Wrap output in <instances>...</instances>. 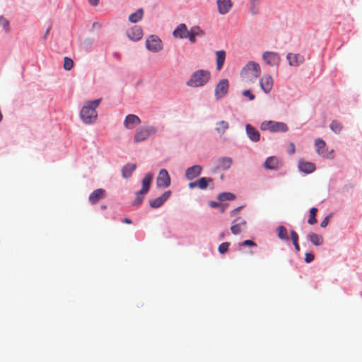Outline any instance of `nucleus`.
Wrapping results in <instances>:
<instances>
[{
  "instance_id": "nucleus-1",
  "label": "nucleus",
  "mask_w": 362,
  "mask_h": 362,
  "mask_svg": "<svg viewBox=\"0 0 362 362\" xmlns=\"http://www.w3.org/2000/svg\"><path fill=\"white\" fill-rule=\"evenodd\" d=\"M100 102L101 98L86 102L80 112L81 118L84 123L92 124L96 120L98 115L95 109Z\"/></svg>"
},
{
  "instance_id": "nucleus-2",
  "label": "nucleus",
  "mask_w": 362,
  "mask_h": 362,
  "mask_svg": "<svg viewBox=\"0 0 362 362\" xmlns=\"http://www.w3.org/2000/svg\"><path fill=\"white\" fill-rule=\"evenodd\" d=\"M210 78V71L199 69L192 73L190 78L186 82V85L192 88L202 87L206 84Z\"/></svg>"
},
{
  "instance_id": "nucleus-3",
  "label": "nucleus",
  "mask_w": 362,
  "mask_h": 362,
  "mask_svg": "<svg viewBox=\"0 0 362 362\" xmlns=\"http://www.w3.org/2000/svg\"><path fill=\"white\" fill-rule=\"evenodd\" d=\"M261 67L257 62L250 61L242 69L240 74L242 78L248 82H255L260 76Z\"/></svg>"
},
{
  "instance_id": "nucleus-4",
  "label": "nucleus",
  "mask_w": 362,
  "mask_h": 362,
  "mask_svg": "<svg viewBox=\"0 0 362 362\" xmlns=\"http://www.w3.org/2000/svg\"><path fill=\"white\" fill-rule=\"evenodd\" d=\"M156 132V128L153 126L140 127L136 131L134 140L136 143L144 141L148 137L155 134Z\"/></svg>"
},
{
  "instance_id": "nucleus-5",
  "label": "nucleus",
  "mask_w": 362,
  "mask_h": 362,
  "mask_svg": "<svg viewBox=\"0 0 362 362\" xmlns=\"http://www.w3.org/2000/svg\"><path fill=\"white\" fill-rule=\"evenodd\" d=\"M260 129L263 131L269 130L271 132H286L288 129L286 124L281 122H275L272 120L262 122Z\"/></svg>"
},
{
  "instance_id": "nucleus-6",
  "label": "nucleus",
  "mask_w": 362,
  "mask_h": 362,
  "mask_svg": "<svg viewBox=\"0 0 362 362\" xmlns=\"http://www.w3.org/2000/svg\"><path fill=\"white\" fill-rule=\"evenodd\" d=\"M229 88V83L228 79H221L215 87V97L217 100L226 95Z\"/></svg>"
},
{
  "instance_id": "nucleus-7",
  "label": "nucleus",
  "mask_w": 362,
  "mask_h": 362,
  "mask_svg": "<svg viewBox=\"0 0 362 362\" xmlns=\"http://www.w3.org/2000/svg\"><path fill=\"white\" fill-rule=\"evenodd\" d=\"M146 44L147 49L153 52H158L162 49V42L160 39L156 35L150 36L146 40Z\"/></svg>"
},
{
  "instance_id": "nucleus-8",
  "label": "nucleus",
  "mask_w": 362,
  "mask_h": 362,
  "mask_svg": "<svg viewBox=\"0 0 362 362\" xmlns=\"http://www.w3.org/2000/svg\"><path fill=\"white\" fill-rule=\"evenodd\" d=\"M262 59L264 62L271 66H278L281 62L279 54L274 52H265L262 54Z\"/></svg>"
},
{
  "instance_id": "nucleus-9",
  "label": "nucleus",
  "mask_w": 362,
  "mask_h": 362,
  "mask_svg": "<svg viewBox=\"0 0 362 362\" xmlns=\"http://www.w3.org/2000/svg\"><path fill=\"white\" fill-rule=\"evenodd\" d=\"M156 185L158 187L166 188L170 185V177L165 169L160 170L156 179Z\"/></svg>"
},
{
  "instance_id": "nucleus-10",
  "label": "nucleus",
  "mask_w": 362,
  "mask_h": 362,
  "mask_svg": "<svg viewBox=\"0 0 362 362\" xmlns=\"http://www.w3.org/2000/svg\"><path fill=\"white\" fill-rule=\"evenodd\" d=\"M259 85L262 90L266 93H270L274 86V80L271 75L264 74L259 81Z\"/></svg>"
},
{
  "instance_id": "nucleus-11",
  "label": "nucleus",
  "mask_w": 362,
  "mask_h": 362,
  "mask_svg": "<svg viewBox=\"0 0 362 362\" xmlns=\"http://www.w3.org/2000/svg\"><path fill=\"white\" fill-rule=\"evenodd\" d=\"M246 227V221L240 217H238L233 222L230 226V230L233 234L238 235Z\"/></svg>"
},
{
  "instance_id": "nucleus-12",
  "label": "nucleus",
  "mask_w": 362,
  "mask_h": 362,
  "mask_svg": "<svg viewBox=\"0 0 362 362\" xmlns=\"http://www.w3.org/2000/svg\"><path fill=\"white\" fill-rule=\"evenodd\" d=\"M218 11L221 15L227 14L233 7L232 0H216Z\"/></svg>"
},
{
  "instance_id": "nucleus-13",
  "label": "nucleus",
  "mask_w": 362,
  "mask_h": 362,
  "mask_svg": "<svg viewBox=\"0 0 362 362\" xmlns=\"http://www.w3.org/2000/svg\"><path fill=\"white\" fill-rule=\"evenodd\" d=\"M141 123L140 118L133 114L126 116L124 120V127L127 129H132Z\"/></svg>"
},
{
  "instance_id": "nucleus-14",
  "label": "nucleus",
  "mask_w": 362,
  "mask_h": 362,
  "mask_svg": "<svg viewBox=\"0 0 362 362\" xmlns=\"http://www.w3.org/2000/svg\"><path fill=\"white\" fill-rule=\"evenodd\" d=\"M202 167L199 165H195L188 168L185 171V177L189 180H192L199 176L202 173Z\"/></svg>"
},
{
  "instance_id": "nucleus-15",
  "label": "nucleus",
  "mask_w": 362,
  "mask_h": 362,
  "mask_svg": "<svg viewBox=\"0 0 362 362\" xmlns=\"http://www.w3.org/2000/svg\"><path fill=\"white\" fill-rule=\"evenodd\" d=\"M128 37L133 41H137L141 39L143 32L139 26L134 25L127 31Z\"/></svg>"
},
{
  "instance_id": "nucleus-16",
  "label": "nucleus",
  "mask_w": 362,
  "mask_h": 362,
  "mask_svg": "<svg viewBox=\"0 0 362 362\" xmlns=\"http://www.w3.org/2000/svg\"><path fill=\"white\" fill-rule=\"evenodd\" d=\"M170 194L171 192L167 191L164 192L160 197L150 201L151 207L156 209L161 206L165 203V202L170 197Z\"/></svg>"
},
{
  "instance_id": "nucleus-17",
  "label": "nucleus",
  "mask_w": 362,
  "mask_h": 362,
  "mask_svg": "<svg viewBox=\"0 0 362 362\" xmlns=\"http://www.w3.org/2000/svg\"><path fill=\"white\" fill-rule=\"evenodd\" d=\"M286 59L288 61V64L293 66H298L304 62L303 56L299 54L288 53Z\"/></svg>"
},
{
  "instance_id": "nucleus-18",
  "label": "nucleus",
  "mask_w": 362,
  "mask_h": 362,
  "mask_svg": "<svg viewBox=\"0 0 362 362\" xmlns=\"http://www.w3.org/2000/svg\"><path fill=\"white\" fill-rule=\"evenodd\" d=\"M245 130L248 138L253 142H257L260 139L259 132L252 125L247 124L245 126Z\"/></svg>"
},
{
  "instance_id": "nucleus-19",
  "label": "nucleus",
  "mask_w": 362,
  "mask_h": 362,
  "mask_svg": "<svg viewBox=\"0 0 362 362\" xmlns=\"http://www.w3.org/2000/svg\"><path fill=\"white\" fill-rule=\"evenodd\" d=\"M280 162L279 159L275 156L268 157L264 163V167L269 170H276L279 168Z\"/></svg>"
},
{
  "instance_id": "nucleus-20",
  "label": "nucleus",
  "mask_w": 362,
  "mask_h": 362,
  "mask_svg": "<svg viewBox=\"0 0 362 362\" xmlns=\"http://www.w3.org/2000/svg\"><path fill=\"white\" fill-rule=\"evenodd\" d=\"M105 195V191L103 189L94 190L89 196L88 200L92 204H96L100 199Z\"/></svg>"
},
{
  "instance_id": "nucleus-21",
  "label": "nucleus",
  "mask_w": 362,
  "mask_h": 362,
  "mask_svg": "<svg viewBox=\"0 0 362 362\" xmlns=\"http://www.w3.org/2000/svg\"><path fill=\"white\" fill-rule=\"evenodd\" d=\"M173 35L176 37L187 38L189 35V30L185 24L179 25L173 31Z\"/></svg>"
},
{
  "instance_id": "nucleus-22",
  "label": "nucleus",
  "mask_w": 362,
  "mask_h": 362,
  "mask_svg": "<svg viewBox=\"0 0 362 362\" xmlns=\"http://www.w3.org/2000/svg\"><path fill=\"white\" fill-rule=\"evenodd\" d=\"M298 168L301 172L306 174L311 173L315 170V166L313 163L300 160Z\"/></svg>"
},
{
  "instance_id": "nucleus-23",
  "label": "nucleus",
  "mask_w": 362,
  "mask_h": 362,
  "mask_svg": "<svg viewBox=\"0 0 362 362\" xmlns=\"http://www.w3.org/2000/svg\"><path fill=\"white\" fill-rule=\"evenodd\" d=\"M232 159L228 157H223L218 160V169H221L223 170H228L230 168L232 164Z\"/></svg>"
},
{
  "instance_id": "nucleus-24",
  "label": "nucleus",
  "mask_w": 362,
  "mask_h": 362,
  "mask_svg": "<svg viewBox=\"0 0 362 362\" xmlns=\"http://www.w3.org/2000/svg\"><path fill=\"white\" fill-rule=\"evenodd\" d=\"M136 168L135 163H127L122 169V175L124 178H129Z\"/></svg>"
},
{
  "instance_id": "nucleus-25",
  "label": "nucleus",
  "mask_w": 362,
  "mask_h": 362,
  "mask_svg": "<svg viewBox=\"0 0 362 362\" xmlns=\"http://www.w3.org/2000/svg\"><path fill=\"white\" fill-rule=\"evenodd\" d=\"M152 180L153 174L147 173L145 175L144 179L142 180V188L140 190L141 192L147 193L148 192Z\"/></svg>"
},
{
  "instance_id": "nucleus-26",
  "label": "nucleus",
  "mask_w": 362,
  "mask_h": 362,
  "mask_svg": "<svg viewBox=\"0 0 362 362\" xmlns=\"http://www.w3.org/2000/svg\"><path fill=\"white\" fill-rule=\"evenodd\" d=\"M216 69L220 71L224 64L226 59V52L223 50H219L216 52Z\"/></svg>"
},
{
  "instance_id": "nucleus-27",
  "label": "nucleus",
  "mask_w": 362,
  "mask_h": 362,
  "mask_svg": "<svg viewBox=\"0 0 362 362\" xmlns=\"http://www.w3.org/2000/svg\"><path fill=\"white\" fill-rule=\"evenodd\" d=\"M308 240L315 246H320L323 244V238L322 236L315 233H310L308 235Z\"/></svg>"
},
{
  "instance_id": "nucleus-28",
  "label": "nucleus",
  "mask_w": 362,
  "mask_h": 362,
  "mask_svg": "<svg viewBox=\"0 0 362 362\" xmlns=\"http://www.w3.org/2000/svg\"><path fill=\"white\" fill-rule=\"evenodd\" d=\"M198 188L206 189L209 185H213V179L211 177H201L197 180Z\"/></svg>"
},
{
  "instance_id": "nucleus-29",
  "label": "nucleus",
  "mask_w": 362,
  "mask_h": 362,
  "mask_svg": "<svg viewBox=\"0 0 362 362\" xmlns=\"http://www.w3.org/2000/svg\"><path fill=\"white\" fill-rule=\"evenodd\" d=\"M229 128V124L226 121H221L216 124V131L221 136L224 134L226 131Z\"/></svg>"
},
{
  "instance_id": "nucleus-30",
  "label": "nucleus",
  "mask_w": 362,
  "mask_h": 362,
  "mask_svg": "<svg viewBox=\"0 0 362 362\" xmlns=\"http://www.w3.org/2000/svg\"><path fill=\"white\" fill-rule=\"evenodd\" d=\"M143 13L144 10L142 8H139L129 16V21L132 23H137L142 19Z\"/></svg>"
},
{
  "instance_id": "nucleus-31",
  "label": "nucleus",
  "mask_w": 362,
  "mask_h": 362,
  "mask_svg": "<svg viewBox=\"0 0 362 362\" xmlns=\"http://www.w3.org/2000/svg\"><path fill=\"white\" fill-rule=\"evenodd\" d=\"M329 127L336 134H339L343 129L342 124L338 120L332 121Z\"/></svg>"
},
{
  "instance_id": "nucleus-32",
  "label": "nucleus",
  "mask_w": 362,
  "mask_h": 362,
  "mask_svg": "<svg viewBox=\"0 0 362 362\" xmlns=\"http://www.w3.org/2000/svg\"><path fill=\"white\" fill-rule=\"evenodd\" d=\"M277 235L279 239L283 240H288L287 230L284 226H280L277 228Z\"/></svg>"
},
{
  "instance_id": "nucleus-33",
  "label": "nucleus",
  "mask_w": 362,
  "mask_h": 362,
  "mask_svg": "<svg viewBox=\"0 0 362 362\" xmlns=\"http://www.w3.org/2000/svg\"><path fill=\"white\" fill-rule=\"evenodd\" d=\"M315 146L316 147L317 153L319 155H322L324 153L325 142L321 139H317L315 141Z\"/></svg>"
},
{
  "instance_id": "nucleus-34",
  "label": "nucleus",
  "mask_w": 362,
  "mask_h": 362,
  "mask_svg": "<svg viewBox=\"0 0 362 362\" xmlns=\"http://www.w3.org/2000/svg\"><path fill=\"white\" fill-rule=\"evenodd\" d=\"M235 196L233 193L230 192H223L218 194V199L221 202H224L227 200H233L235 199Z\"/></svg>"
},
{
  "instance_id": "nucleus-35",
  "label": "nucleus",
  "mask_w": 362,
  "mask_h": 362,
  "mask_svg": "<svg viewBox=\"0 0 362 362\" xmlns=\"http://www.w3.org/2000/svg\"><path fill=\"white\" fill-rule=\"evenodd\" d=\"M317 213V209L313 207L310 210V217L308 220V223L310 225H313L317 223L316 214Z\"/></svg>"
},
{
  "instance_id": "nucleus-36",
  "label": "nucleus",
  "mask_w": 362,
  "mask_h": 362,
  "mask_svg": "<svg viewBox=\"0 0 362 362\" xmlns=\"http://www.w3.org/2000/svg\"><path fill=\"white\" fill-rule=\"evenodd\" d=\"M74 62L71 58L64 57V68L65 70L69 71L72 69Z\"/></svg>"
},
{
  "instance_id": "nucleus-37",
  "label": "nucleus",
  "mask_w": 362,
  "mask_h": 362,
  "mask_svg": "<svg viewBox=\"0 0 362 362\" xmlns=\"http://www.w3.org/2000/svg\"><path fill=\"white\" fill-rule=\"evenodd\" d=\"M0 27L4 28L6 31L9 30V22L4 16H0Z\"/></svg>"
},
{
  "instance_id": "nucleus-38",
  "label": "nucleus",
  "mask_w": 362,
  "mask_h": 362,
  "mask_svg": "<svg viewBox=\"0 0 362 362\" xmlns=\"http://www.w3.org/2000/svg\"><path fill=\"white\" fill-rule=\"evenodd\" d=\"M190 33H192L194 35H196L197 37H201L204 35V31L197 26L193 27L189 30Z\"/></svg>"
},
{
  "instance_id": "nucleus-39",
  "label": "nucleus",
  "mask_w": 362,
  "mask_h": 362,
  "mask_svg": "<svg viewBox=\"0 0 362 362\" xmlns=\"http://www.w3.org/2000/svg\"><path fill=\"white\" fill-rule=\"evenodd\" d=\"M146 193L141 192V191H139L136 193V199L134 201V204H140L144 200V195Z\"/></svg>"
},
{
  "instance_id": "nucleus-40",
  "label": "nucleus",
  "mask_w": 362,
  "mask_h": 362,
  "mask_svg": "<svg viewBox=\"0 0 362 362\" xmlns=\"http://www.w3.org/2000/svg\"><path fill=\"white\" fill-rule=\"evenodd\" d=\"M230 244L227 242H225V243H221L219 246H218V252L221 253V254H224L226 253L228 250V247H229Z\"/></svg>"
},
{
  "instance_id": "nucleus-41",
  "label": "nucleus",
  "mask_w": 362,
  "mask_h": 362,
  "mask_svg": "<svg viewBox=\"0 0 362 362\" xmlns=\"http://www.w3.org/2000/svg\"><path fill=\"white\" fill-rule=\"evenodd\" d=\"M243 95L245 97H247L250 100H253L255 98V95L251 93L250 90H245L243 92Z\"/></svg>"
},
{
  "instance_id": "nucleus-42",
  "label": "nucleus",
  "mask_w": 362,
  "mask_h": 362,
  "mask_svg": "<svg viewBox=\"0 0 362 362\" xmlns=\"http://www.w3.org/2000/svg\"><path fill=\"white\" fill-rule=\"evenodd\" d=\"M240 246H256L257 244L251 240H246L240 244Z\"/></svg>"
},
{
  "instance_id": "nucleus-43",
  "label": "nucleus",
  "mask_w": 362,
  "mask_h": 362,
  "mask_svg": "<svg viewBox=\"0 0 362 362\" xmlns=\"http://www.w3.org/2000/svg\"><path fill=\"white\" fill-rule=\"evenodd\" d=\"M291 238L292 240L293 243H298V235L295 230H291Z\"/></svg>"
},
{
  "instance_id": "nucleus-44",
  "label": "nucleus",
  "mask_w": 362,
  "mask_h": 362,
  "mask_svg": "<svg viewBox=\"0 0 362 362\" xmlns=\"http://www.w3.org/2000/svg\"><path fill=\"white\" fill-rule=\"evenodd\" d=\"M314 255L312 254V253H306L305 254V261L307 262V263H310L311 262H313L314 260Z\"/></svg>"
},
{
  "instance_id": "nucleus-45",
  "label": "nucleus",
  "mask_w": 362,
  "mask_h": 362,
  "mask_svg": "<svg viewBox=\"0 0 362 362\" xmlns=\"http://www.w3.org/2000/svg\"><path fill=\"white\" fill-rule=\"evenodd\" d=\"M331 216H332V215H329V216H326V217L325 218V219L321 222V223H320V226H321L322 228H325V227H327V225H328V223H329V218H330V217H331Z\"/></svg>"
},
{
  "instance_id": "nucleus-46",
  "label": "nucleus",
  "mask_w": 362,
  "mask_h": 362,
  "mask_svg": "<svg viewBox=\"0 0 362 362\" xmlns=\"http://www.w3.org/2000/svg\"><path fill=\"white\" fill-rule=\"evenodd\" d=\"M295 151H296V148H295L294 144L290 143L289 146H288V153L293 154L295 153Z\"/></svg>"
},
{
  "instance_id": "nucleus-47",
  "label": "nucleus",
  "mask_w": 362,
  "mask_h": 362,
  "mask_svg": "<svg viewBox=\"0 0 362 362\" xmlns=\"http://www.w3.org/2000/svg\"><path fill=\"white\" fill-rule=\"evenodd\" d=\"M250 3L252 6V9H253L259 4L260 0H250Z\"/></svg>"
},
{
  "instance_id": "nucleus-48",
  "label": "nucleus",
  "mask_w": 362,
  "mask_h": 362,
  "mask_svg": "<svg viewBox=\"0 0 362 362\" xmlns=\"http://www.w3.org/2000/svg\"><path fill=\"white\" fill-rule=\"evenodd\" d=\"M242 208H243V206H238V207L235 208V209L232 210V211H230V216H235V214H236L238 212H239V211L241 210V209H242Z\"/></svg>"
},
{
  "instance_id": "nucleus-49",
  "label": "nucleus",
  "mask_w": 362,
  "mask_h": 362,
  "mask_svg": "<svg viewBox=\"0 0 362 362\" xmlns=\"http://www.w3.org/2000/svg\"><path fill=\"white\" fill-rule=\"evenodd\" d=\"M196 37H197L196 35H194L192 33H190V32L189 31V35L187 37L189 38L190 42H194Z\"/></svg>"
},
{
  "instance_id": "nucleus-50",
  "label": "nucleus",
  "mask_w": 362,
  "mask_h": 362,
  "mask_svg": "<svg viewBox=\"0 0 362 362\" xmlns=\"http://www.w3.org/2000/svg\"><path fill=\"white\" fill-rule=\"evenodd\" d=\"M89 4L93 6H96L98 5L100 0H88Z\"/></svg>"
},
{
  "instance_id": "nucleus-51",
  "label": "nucleus",
  "mask_w": 362,
  "mask_h": 362,
  "mask_svg": "<svg viewBox=\"0 0 362 362\" xmlns=\"http://www.w3.org/2000/svg\"><path fill=\"white\" fill-rule=\"evenodd\" d=\"M189 187L190 189H193V188H195V187H197V188H198L197 180V181H195V182H189Z\"/></svg>"
},
{
  "instance_id": "nucleus-52",
  "label": "nucleus",
  "mask_w": 362,
  "mask_h": 362,
  "mask_svg": "<svg viewBox=\"0 0 362 362\" xmlns=\"http://www.w3.org/2000/svg\"><path fill=\"white\" fill-rule=\"evenodd\" d=\"M210 206L212 207V208H216L218 206H219V204L217 203V202H211L210 204H209Z\"/></svg>"
},
{
  "instance_id": "nucleus-53",
  "label": "nucleus",
  "mask_w": 362,
  "mask_h": 362,
  "mask_svg": "<svg viewBox=\"0 0 362 362\" xmlns=\"http://www.w3.org/2000/svg\"><path fill=\"white\" fill-rule=\"evenodd\" d=\"M293 245H294V247H295V250L298 252L300 250V247H299V245H298V243H293Z\"/></svg>"
},
{
  "instance_id": "nucleus-54",
  "label": "nucleus",
  "mask_w": 362,
  "mask_h": 362,
  "mask_svg": "<svg viewBox=\"0 0 362 362\" xmlns=\"http://www.w3.org/2000/svg\"><path fill=\"white\" fill-rule=\"evenodd\" d=\"M123 222L125 223H127V224H130L132 223V221L131 219L128 218H124L123 219Z\"/></svg>"
},
{
  "instance_id": "nucleus-55",
  "label": "nucleus",
  "mask_w": 362,
  "mask_h": 362,
  "mask_svg": "<svg viewBox=\"0 0 362 362\" xmlns=\"http://www.w3.org/2000/svg\"><path fill=\"white\" fill-rule=\"evenodd\" d=\"M220 237H221V238H225V233H221L220 234Z\"/></svg>"
},
{
  "instance_id": "nucleus-56",
  "label": "nucleus",
  "mask_w": 362,
  "mask_h": 362,
  "mask_svg": "<svg viewBox=\"0 0 362 362\" xmlns=\"http://www.w3.org/2000/svg\"><path fill=\"white\" fill-rule=\"evenodd\" d=\"M226 209V206H221V211L223 212Z\"/></svg>"
},
{
  "instance_id": "nucleus-57",
  "label": "nucleus",
  "mask_w": 362,
  "mask_h": 362,
  "mask_svg": "<svg viewBox=\"0 0 362 362\" xmlns=\"http://www.w3.org/2000/svg\"><path fill=\"white\" fill-rule=\"evenodd\" d=\"M49 28H48V29L47 30V31H46V34H45V35H47V34L49 33Z\"/></svg>"
}]
</instances>
